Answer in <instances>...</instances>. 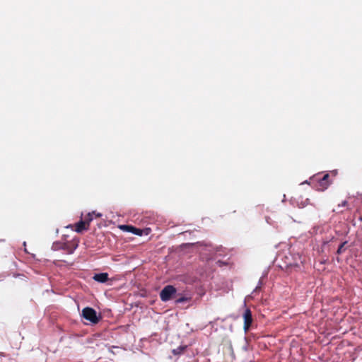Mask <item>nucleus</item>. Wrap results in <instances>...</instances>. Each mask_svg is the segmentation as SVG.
Here are the masks:
<instances>
[{
	"label": "nucleus",
	"mask_w": 362,
	"mask_h": 362,
	"mask_svg": "<svg viewBox=\"0 0 362 362\" xmlns=\"http://www.w3.org/2000/svg\"><path fill=\"white\" fill-rule=\"evenodd\" d=\"M329 178V175L328 173L323 175L322 177H320L319 175L315 176L313 178V182H316V189L318 191H324L327 189L330 185Z\"/></svg>",
	"instance_id": "nucleus-1"
},
{
	"label": "nucleus",
	"mask_w": 362,
	"mask_h": 362,
	"mask_svg": "<svg viewBox=\"0 0 362 362\" xmlns=\"http://www.w3.org/2000/svg\"><path fill=\"white\" fill-rule=\"evenodd\" d=\"M82 316L93 324H97L100 320V317L97 315L96 311L90 307L84 308L82 310Z\"/></svg>",
	"instance_id": "nucleus-2"
},
{
	"label": "nucleus",
	"mask_w": 362,
	"mask_h": 362,
	"mask_svg": "<svg viewBox=\"0 0 362 362\" xmlns=\"http://www.w3.org/2000/svg\"><path fill=\"white\" fill-rule=\"evenodd\" d=\"M176 292L177 289L173 286H165L160 292V300L163 302H167L173 298Z\"/></svg>",
	"instance_id": "nucleus-3"
},
{
	"label": "nucleus",
	"mask_w": 362,
	"mask_h": 362,
	"mask_svg": "<svg viewBox=\"0 0 362 362\" xmlns=\"http://www.w3.org/2000/svg\"><path fill=\"white\" fill-rule=\"evenodd\" d=\"M91 221H92V215L89 213L88 214L87 220H86V221L81 220L80 221H78V223H76L74 225L75 231H76L77 233H81L83 230H88L89 223ZM69 227L73 228L74 226L70 225Z\"/></svg>",
	"instance_id": "nucleus-4"
},
{
	"label": "nucleus",
	"mask_w": 362,
	"mask_h": 362,
	"mask_svg": "<svg viewBox=\"0 0 362 362\" xmlns=\"http://www.w3.org/2000/svg\"><path fill=\"white\" fill-rule=\"evenodd\" d=\"M243 317L244 320L243 328L245 332H247L250 329L253 321L252 312L249 308L245 309L243 315Z\"/></svg>",
	"instance_id": "nucleus-5"
},
{
	"label": "nucleus",
	"mask_w": 362,
	"mask_h": 362,
	"mask_svg": "<svg viewBox=\"0 0 362 362\" xmlns=\"http://www.w3.org/2000/svg\"><path fill=\"white\" fill-rule=\"evenodd\" d=\"M120 228L124 231L130 232L139 236H141L144 233V230L129 225H122L120 226Z\"/></svg>",
	"instance_id": "nucleus-6"
},
{
	"label": "nucleus",
	"mask_w": 362,
	"mask_h": 362,
	"mask_svg": "<svg viewBox=\"0 0 362 362\" xmlns=\"http://www.w3.org/2000/svg\"><path fill=\"white\" fill-rule=\"evenodd\" d=\"M93 279L98 282L100 283H105L108 280V274L107 273H99L95 274Z\"/></svg>",
	"instance_id": "nucleus-7"
},
{
	"label": "nucleus",
	"mask_w": 362,
	"mask_h": 362,
	"mask_svg": "<svg viewBox=\"0 0 362 362\" xmlns=\"http://www.w3.org/2000/svg\"><path fill=\"white\" fill-rule=\"evenodd\" d=\"M186 348V346H180L177 348L174 349L172 352L174 355H180L184 352Z\"/></svg>",
	"instance_id": "nucleus-8"
},
{
	"label": "nucleus",
	"mask_w": 362,
	"mask_h": 362,
	"mask_svg": "<svg viewBox=\"0 0 362 362\" xmlns=\"http://www.w3.org/2000/svg\"><path fill=\"white\" fill-rule=\"evenodd\" d=\"M346 243H347V242H346V241H344V242H343L342 243H341V244L339 245V247H338V249H337V253L338 255H340V254H341V253H343V252H344V250H345L344 246H345V245H346Z\"/></svg>",
	"instance_id": "nucleus-9"
},
{
	"label": "nucleus",
	"mask_w": 362,
	"mask_h": 362,
	"mask_svg": "<svg viewBox=\"0 0 362 362\" xmlns=\"http://www.w3.org/2000/svg\"><path fill=\"white\" fill-rule=\"evenodd\" d=\"M190 300H191V298H189V297L182 296V297L177 298L175 300V303H185V302H188Z\"/></svg>",
	"instance_id": "nucleus-10"
},
{
	"label": "nucleus",
	"mask_w": 362,
	"mask_h": 362,
	"mask_svg": "<svg viewBox=\"0 0 362 362\" xmlns=\"http://www.w3.org/2000/svg\"><path fill=\"white\" fill-rule=\"evenodd\" d=\"M77 246H78V245H77V244H76V245H75V246H74V247L73 249H71V248H69V247H67V245L65 244V245L62 247V248H63L64 250H66L68 251V252L71 254V253H72V252H74V250L77 247Z\"/></svg>",
	"instance_id": "nucleus-11"
},
{
	"label": "nucleus",
	"mask_w": 362,
	"mask_h": 362,
	"mask_svg": "<svg viewBox=\"0 0 362 362\" xmlns=\"http://www.w3.org/2000/svg\"><path fill=\"white\" fill-rule=\"evenodd\" d=\"M346 204H347V202H346V201H344V202H342V204H341V206H346Z\"/></svg>",
	"instance_id": "nucleus-12"
},
{
	"label": "nucleus",
	"mask_w": 362,
	"mask_h": 362,
	"mask_svg": "<svg viewBox=\"0 0 362 362\" xmlns=\"http://www.w3.org/2000/svg\"><path fill=\"white\" fill-rule=\"evenodd\" d=\"M145 230L146 231V232L145 233V234H146V235H148V231L150 230V229H149V228H146Z\"/></svg>",
	"instance_id": "nucleus-13"
},
{
	"label": "nucleus",
	"mask_w": 362,
	"mask_h": 362,
	"mask_svg": "<svg viewBox=\"0 0 362 362\" xmlns=\"http://www.w3.org/2000/svg\"><path fill=\"white\" fill-rule=\"evenodd\" d=\"M358 220H359L360 221H362V216H360L358 217Z\"/></svg>",
	"instance_id": "nucleus-14"
}]
</instances>
